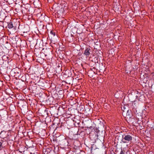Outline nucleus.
<instances>
[{
    "instance_id": "nucleus-4",
    "label": "nucleus",
    "mask_w": 154,
    "mask_h": 154,
    "mask_svg": "<svg viewBox=\"0 0 154 154\" xmlns=\"http://www.w3.org/2000/svg\"><path fill=\"white\" fill-rule=\"evenodd\" d=\"M2 67V69L1 68V75L6 74L7 72V65L5 64L4 65H2L1 66Z\"/></svg>"
},
{
    "instance_id": "nucleus-8",
    "label": "nucleus",
    "mask_w": 154,
    "mask_h": 154,
    "mask_svg": "<svg viewBox=\"0 0 154 154\" xmlns=\"http://www.w3.org/2000/svg\"><path fill=\"white\" fill-rule=\"evenodd\" d=\"M91 51L90 48H86L83 54L87 57L89 56L90 55Z\"/></svg>"
},
{
    "instance_id": "nucleus-3",
    "label": "nucleus",
    "mask_w": 154,
    "mask_h": 154,
    "mask_svg": "<svg viewBox=\"0 0 154 154\" xmlns=\"http://www.w3.org/2000/svg\"><path fill=\"white\" fill-rule=\"evenodd\" d=\"M7 107H5L4 108L1 109V117H5V119L7 120L6 116L7 115V112L6 111Z\"/></svg>"
},
{
    "instance_id": "nucleus-2",
    "label": "nucleus",
    "mask_w": 154,
    "mask_h": 154,
    "mask_svg": "<svg viewBox=\"0 0 154 154\" xmlns=\"http://www.w3.org/2000/svg\"><path fill=\"white\" fill-rule=\"evenodd\" d=\"M132 134H125L124 135L120 134L118 137V139H120L123 143H128L131 142L132 140Z\"/></svg>"
},
{
    "instance_id": "nucleus-17",
    "label": "nucleus",
    "mask_w": 154,
    "mask_h": 154,
    "mask_svg": "<svg viewBox=\"0 0 154 154\" xmlns=\"http://www.w3.org/2000/svg\"><path fill=\"white\" fill-rule=\"evenodd\" d=\"M48 154H55V153L54 151L51 149Z\"/></svg>"
},
{
    "instance_id": "nucleus-10",
    "label": "nucleus",
    "mask_w": 154,
    "mask_h": 154,
    "mask_svg": "<svg viewBox=\"0 0 154 154\" xmlns=\"http://www.w3.org/2000/svg\"><path fill=\"white\" fill-rule=\"evenodd\" d=\"M1 40L3 45L5 44L7 42L6 37H4V35L2 36V37L1 38Z\"/></svg>"
},
{
    "instance_id": "nucleus-11",
    "label": "nucleus",
    "mask_w": 154,
    "mask_h": 154,
    "mask_svg": "<svg viewBox=\"0 0 154 154\" xmlns=\"http://www.w3.org/2000/svg\"><path fill=\"white\" fill-rule=\"evenodd\" d=\"M51 149L48 148L44 149H43V152L45 154H48Z\"/></svg>"
},
{
    "instance_id": "nucleus-14",
    "label": "nucleus",
    "mask_w": 154,
    "mask_h": 154,
    "mask_svg": "<svg viewBox=\"0 0 154 154\" xmlns=\"http://www.w3.org/2000/svg\"><path fill=\"white\" fill-rule=\"evenodd\" d=\"M7 104L5 102V101H3L2 100H1V106L5 107H6Z\"/></svg>"
},
{
    "instance_id": "nucleus-1",
    "label": "nucleus",
    "mask_w": 154,
    "mask_h": 154,
    "mask_svg": "<svg viewBox=\"0 0 154 154\" xmlns=\"http://www.w3.org/2000/svg\"><path fill=\"white\" fill-rule=\"evenodd\" d=\"M1 123H2V124L1 125V126L2 128L1 129H2L3 130L1 132V134H2L3 132L5 133V134H4V136H3L2 135V136H1V138H3L4 140H5L4 142L5 143V144H7V142L6 141V134L5 133H6V131H7V128L8 127V124L5 120H4L2 119V120H1Z\"/></svg>"
},
{
    "instance_id": "nucleus-18",
    "label": "nucleus",
    "mask_w": 154,
    "mask_h": 154,
    "mask_svg": "<svg viewBox=\"0 0 154 154\" xmlns=\"http://www.w3.org/2000/svg\"><path fill=\"white\" fill-rule=\"evenodd\" d=\"M50 33L51 34L53 35L54 36H55V32H53V31H51L50 32Z\"/></svg>"
},
{
    "instance_id": "nucleus-22",
    "label": "nucleus",
    "mask_w": 154,
    "mask_h": 154,
    "mask_svg": "<svg viewBox=\"0 0 154 154\" xmlns=\"http://www.w3.org/2000/svg\"><path fill=\"white\" fill-rule=\"evenodd\" d=\"M4 108V107H3V106H1V109H2Z\"/></svg>"
},
{
    "instance_id": "nucleus-9",
    "label": "nucleus",
    "mask_w": 154,
    "mask_h": 154,
    "mask_svg": "<svg viewBox=\"0 0 154 154\" xmlns=\"http://www.w3.org/2000/svg\"><path fill=\"white\" fill-rule=\"evenodd\" d=\"M8 23L5 21H3V22L1 23V29H3L4 27L6 28L8 26Z\"/></svg>"
},
{
    "instance_id": "nucleus-7",
    "label": "nucleus",
    "mask_w": 154,
    "mask_h": 154,
    "mask_svg": "<svg viewBox=\"0 0 154 154\" xmlns=\"http://www.w3.org/2000/svg\"><path fill=\"white\" fill-rule=\"evenodd\" d=\"M2 60L3 62H2L1 61V63H2V64H1V65H4L5 64L6 65H7V63L8 62L7 61L8 60V57L7 56H6L5 54H4L2 57Z\"/></svg>"
},
{
    "instance_id": "nucleus-12",
    "label": "nucleus",
    "mask_w": 154,
    "mask_h": 154,
    "mask_svg": "<svg viewBox=\"0 0 154 154\" xmlns=\"http://www.w3.org/2000/svg\"><path fill=\"white\" fill-rule=\"evenodd\" d=\"M59 142L60 145H64L66 144L67 141L65 139H64L61 140H60Z\"/></svg>"
},
{
    "instance_id": "nucleus-6",
    "label": "nucleus",
    "mask_w": 154,
    "mask_h": 154,
    "mask_svg": "<svg viewBox=\"0 0 154 154\" xmlns=\"http://www.w3.org/2000/svg\"><path fill=\"white\" fill-rule=\"evenodd\" d=\"M5 11H3L2 10L1 11V23L4 21L7 17V14H5Z\"/></svg>"
},
{
    "instance_id": "nucleus-15",
    "label": "nucleus",
    "mask_w": 154,
    "mask_h": 154,
    "mask_svg": "<svg viewBox=\"0 0 154 154\" xmlns=\"http://www.w3.org/2000/svg\"><path fill=\"white\" fill-rule=\"evenodd\" d=\"M126 116L129 118L131 117V111L130 110H128L127 111L126 113Z\"/></svg>"
},
{
    "instance_id": "nucleus-19",
    "label": "nucleus",
    "mask_w": 154,
    "mask_h": 154,
    "mask_svg": "<svg viewBox=\"0 0 154 154\" xmlns=\"http://www.w3.org/2000/svg\"><path fill=\"white\" fill-rule=\"evenodd\" d=\"M125 151H124V150H122L121 151L120 154H125Z\"/></svg>"
},
{
    "instance_id": "nucleus-16",
    "label": "nucleus",
    "mask_w": 154,
    "mask_h": 154,
    "mask_svg": "<svg viewBox=\"0 0 154 154\" xmlns=\"http://www.w3.org/2000/svg\"><path fill=\"white\" fill-rule=\"evenodd\" d=\"M3 147V146H2V143H1V154H5V149H1V147Z\"/></svg>"
},
{
    "instance_id": "nucleus-24",
    "label": "nucleus",
    "mask_w": 154,
    "mask_h": 154,
    "mask_svg": "<svg viewBox=\"0 0 154 154\" xmlns=\"http://www.w3.org/2000/svg\"><path fill=\"white\" fill-rule=\"evenodd\" d=\"M0 82H2V81H0Z\"/></svg>"
},
{
    "instance_id": "nucleus-23",
    "label": "nucleus",
    "mask_w": 154,
    "mask_h": 154,
    "mask_svg": "<svg viewBox=\"0 0 154 154\" xmlns=\"http://www.w3.org/2000/svg\"><path fill=\"white\" fill-rule=\"evenodd\" d=\"M4 10L5 11H4V12H5V13H6V11H5L4 10H3V11H4Z\"/></svg>"
},
{
    "instance_id": "nucleus-13",
    "label": "nucleus",
    "mask_w": 154,
    "mask_h": 154,
    "mask_svg": "<svg viewBox=\"0 0 154 154\" xmlns=\"http://www.w3.org/2000/svg\"><path fill=\"white\" fill-rule=\"evenodd\" d=\"M2 54H7L8 53V49L6 47H4L3 48V49H1Z\"/></svg>"
},
{
    "instance_id": "nucleus-5",
    "label": "nucleus",
    "mask_w": 154,
    "mask_h": 154,
    "mask_svg": "<svg viewBox=\"0 0 154 154\" xmlns=\"http://www.w3.org/2000/svg\"><path fill=\"white\" fill-rule=\"evenodd\" d=\"M8 28L10 29H12V30L13 32H15L16 30L17 26H15V23L13 24L12 22H10L9 23H8Z\"/></svg>"
},
{
    "instance_id": "nucleus-21",
    "label": "nucleus",
    "mask_w": 154,
    "mask_h": 154,
    "mask_svg": "<svg viewBox=\"0 0 154 154\" xmlns=\"http://www.w3.org/2000/svg\"><path fill=\"white\" fill-rule=\"evenodd\" d=\"M2 88H3V87H4V84H3V83H2Z\"/></svg>"
},
{
    "instance_id": "nucleus-20",
    "label": "nucleus",
    "mask_w": 154,
    "mask_h": 154,
    "mask_svg": "<svg viewBox=\"0 0 154 154\" xmlns=\"http://www.w3.org/2000/svg\"><path fill=\"white\" fill-rule=\"evenodd\" d=\"M7 0H1V2H2L4 3V2L3 1H6Z\"/></svg>"
}]
</instances>
